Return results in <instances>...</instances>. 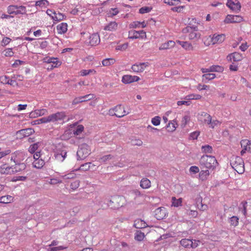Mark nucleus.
I'll return each mask as SVG.
<instances>
[{"label": "nucleus", "instance_id": "1", "mask_svg": "<svg viewBox=\"0 0 251 251\" xmlns=\"http://www.w3.org/2000/svg\"><path fill=\"white\" fill-rule=\"evenodd\" d=\"M200 23L201 22L195 18H189L187 21L188 25L182 29V32L187 34L190 40H199L201 36L198 28Z\"/></svg>", "mask_w": 251, "mask_h": 251}, {"label": "nucleus", "instance_id": "2", "mask_svg": "<svg viewBox=\"0 0 251 251\" xmlns=\"http://www.w3.org/2000/svg\"><path fill=\"white\" fill-rule=\"evenodd\" d=\"M24 158L25 154L23 152H15L12 154L11 160L15 163V165L13 167H9V173H1V174H11L24 170L26 168L25 164L20 163Z\"/></svg>", "mask_w": 251, "mask_h": 251}, {"label": "nucleus", "instance_id": "3", "mask_svg": "<svg viewBox=\"0 0 251 251\" xmlns=\"http://www.w3.org/2000/svg\"><path fill=\"white\" fill-rule=\"evenodd\" d=\"M217 161L214 156L203 155L200 160V166L201 169H214L216 167Z\"/></svg>", "mask_w": 251, "mask_h": 251}, {"label": "nucleus", "instance_id": "4", "mask_svg": "<svg viewBox=\"0 0 251 251\" xmlns=\"http://www.w3.org/2000/svg\"><path fill=\"white\" fill-rule=\"evenodd\" d=\"M225 38L226 35L224 34H214L212 35H209L208 37H205L204 39V44L208 46L210 45L221 43L224 42Z\"/></svg>", "mask_w": 251, "mask_h": 251}, {"label": "nucleus", "instance_id": "5", "mask_svg": "<svg viewBox=\"0 0 251 251\" xmlns=\"http://www.w3.org/2000/svg\"><path fill=\"white\" fill-rule=\"evenodd\" d=\"M230 165L238 174H242L245 172L244 162L239 156L233 157L230 161Z\"/></svg>", "mask_w": 251, "mask_h": 251}, {"label": "nucleus", "instance_id": "6", "mask_svg": "<svg viewBox=\"0 0 251 251\" xmlns=\"http://www.w3.org/2000/svg\"><path fill=\"white\" fill-rule=\"evenodd\" d=\"M54 157L55 160L58 162H62L67 155V149L62 145H58L53 150Z\"/></svg>", "mask_w": 251, "mask_h": 251}, {"label": "nucleus", "instance_id": "7", "mask_svg": "<svg viewBox=\"0 0 251 251\" xmlns=\"http://www.w3.org/2000/svg\"><path fill=\"white\" fill-rule=\"evenodd\" d=\"M129 111H126L124 106L119 104L114 107L110 108L108 113L110 116H115L119 118L123 117L129 113Z\"/></svg>", "mask_w": 251, "mask_h": 251}, {"label": "nucleus", "instance_id": "8", "mask_svg": "<svg viewBox=\"0 0 251 251\" xmlns=\"http://www.w3.org/2000/svg\"><path fill=\"white\" fill-rule=\"evenodd\" d=\"M125 204V198L120 196H116L112 197L108 203L109 206L114 209H118Z\"/></svg>", "mask_w": 251, "mask_h": 251}, {"label": "nucleus", "instance_id": "9", "mask_svg": "<svg viewBox=\"0 0 251 251\" xmlns=\"http://www.w3.org/2000/svg\"><path fill=\"white\" fill-rule=\"evenodd\" d=\"M91 153V150L89 146L86 144H82L77 151V156L79 159H84L87 157Z\"/></svg>", "mask_w": 251, "mask_h": 251}, {"label": "nucleus", "instance_id": "10", "mask_svg": "<svg viewBox=\"0 0 251 251\" xmlns=\"http://www.w3.org/2000/svg\"><path fill=\"white\" fill-rule=\"evenodd\" d=\"M26 7L24 6L9 5L7 7V12L9 14H23L26 13Z\"/></svg>", "mask_w": 251, "mask_h": 251}, {"label": "nucleus", "instance_id": "11", "mask_svg": "<svg viewBox=\"0 0 251 251\" xmlns=\"http://www.w3.org/2000/svg\"><path fill=\"white\" fill-rule=\"evenodd\" d=\"M226 6L231 11L239 12L241 9V4L238 0H227Z\"/></svg>", "mask_w": 251, "mask_h": 251}, {"label": "nucleus", "instance_id": "12", "mask_svg": "<svg viewBox=\"0 0 251 251\" xmlns=\"http://www.w3.org/2000/svg\"><path fill=\"white\" fill-rule=\"evenodd\" d=\"M128 38L131 39H146L147 38V34L146 32L143 30H131L129 31L128 33Z\"/></svg>", "mask_w": 251, "mask_h": 251}, {"label": "nucleus", "instance_id": "13", "mask_svg": "<svg viewBox=\"0 0 251 251\" xmlns=\"http://www.w3.org/2000/svg\"><path fill=\"white\" fill-rule=\"evenodd\" d=\"M244 21L241 15H227L224 21L225 24L240 23Z\"/></svg>", "mask_w": 251, "mask_h": 251}, {"label": "nucleus", "instance_id": "14", "mask_svg": "<svg viewBox=\"0 0 251 251\" xmlns=\"http://www.w3.org/2000/svg\"><path fill=\"white\" fill-rule=\"evenodd\" d=\"M95 96L93 94L86 95L84 96L76 97L72 101L73 105H76L79 103L87 101L95 98Z\"/></svg>", "mask_w": 251, "mask_h": 251}, {"label": "nucleus", "instance_id": "15", "mask_svg": "<svg viewBox=\"0 0 251 251\" xmlns=\"http://www.w3.org/2000/svg\"><path fill=\"white\" fill-rule=\"evenodd\" d=\"M50 122H55L58 121L63 120L66 117L65 112H58L49 115Z\"/></svg>", "mask_w": 251, "mask_h": 251}, {"label": "nucleus", "instance_id": "16", "mask_svg": "<svg viewBox=\"0 0 251 251\" xmlns=\"http://www.w3.org/2000/svg\"><path fill=\"white\" fill-rule=\"evenodd\" d=\"M148 66L149 63L148 62L136 63L131 66V69L135 73H141L143 72Z\"/></svg>", "mask_w": 251, "mask_h": 251}, {"label": "nucleus", "instance_id": "17", "mask_svg": "<svg viewBox=\"0 0 251 251\" xmlns=\"http://www.w3.org/2000/svg\"><path fill=\"white\" fill-rule=\"evenodd\" d=\"M140 79V77L138 76L126 75L123 76L122 81L124 84H129L134 82H137Z\"/></svg>", "mask_w": 251, "mask_h": 251}, {"label": "nucleus", "instance_id": "18", "mask_svg": "<svg viewBox=\"0 0 251 251\" xmlns=\"http://www.w3.org/2000/svg\"><path fill=\"white\" fill-rule=\"evenodd\" d=\"M241 145L243 148L241 151V155H243L246 151L251 152V141L247 139H244L241 141Z\"/></svg>", "mask_w": 251, "mask_h": 251}, {"label": "nucleus", "instance_id": "19", "mask_svg": "<svg viewBox=\"0 0 251 251\" xmlns=\"http://www.w3.org/2000/svg\"><path fill=\"white\" fill-rule=\"evenodd\" d=\"M167 215V210L164 207H159L154 211V216L157 220L164 219Z\"/></svg>", "mask_w": 251, "mask_h": 251}, {"label": "nucleus", "instance_id": "20", "mask_svg": "<svg viewBox=\"0 0 251 251\" xmlns=\"http://www.w3.org/2000/svg\"><path fill=\"white\" fill-rule=\"evenodd\" d=\"M243 58V55L237 52H234L228 55L226 57V59L228 61H234L237 62L241 61Z\"/></svg>", "mask_w": 251, "mask_h": 251}, {"label": "nucleus", "instance_id": "21", "mask_svg": "<svg viewBox=\"0 0 251 251\" xmlns=\"http://www.w3.org/2000/svg\"><path fill=\"white\" fill-rule=\"evenodd\" d=\"M198 120L201 122L210 125L212 117L207 113L202 112L199 114Z\"/></svg>", "mask_w": 251, "mask_h": 251}, {"label": "nucleus", "instance_id": "22", "mask_svg": "<svg viewBox=\"0 0 251 251\" xmlns=\"http://www.w3.org/2000/svg\"><path fill=\"white\" fill-rule=\"evenodd\" d=\"M34 132V131L32 128H28L18 131L17 134L20 138H22L30 135Z\"/></svg>", "mask_w": 251, "mask_h": 251}, {"label": "nucleus", "instance_id": "23", "mask_svg": "<svg viewBox=\"0 0 251 251\" xmlns=\"http://www.w3.org/2000/svg\"><path fill=\"white\" fill-rule=\"evenodd\" d=\"M89 44L92 46L98 45L100 43V37L98 33H94L89 36Z\"/></svg>", "mask_w": 251, "mask_h": 251}, {"label": "nucleus", "instance_id": "24", "mask_svg": "<svg viewBox=\"0 0 251 251\" xmlns=\"http://www.w3.org/2000/svg\"><path fill=\"white\" fill-rule=\"evenodd\" d=\"M176 43L180 45L183 49L186 50H193L194 47L192 44L187 41H181L180 40H176Z\"/></svg>", "mask_w": 251, "mask_h": 251}, {"label": "nucleus", "instance_id": "25", "mask_svg": "<svg viewBox=\"0 0 251 251\" xmlns=\"http://www.w3.org/2000/svg\"><path fill=\"white\" fill-rule=\"evenodd\" d=\"M176 42L170 40L167 42L162 43L159 48V50H168L175 47Z\"/></svg>", "mask_w": 251, "mask_h": 251}, {"label": "nucleus", "instance_id": "26", "mask_svg": "<svg viewBox=\"0 0 251 251\" xmlns=\"http://www.w3.org/2000/svg\"><path fill=\"white\" fill-rule=\"evenodd\" d=\"M56 29L58 34H64L68 30V25L66 23H61L57 25Z\"/></svg>", "mask_w": 251, "mask_h": 251}, {"label": "nucleus", "instance_id": "27", "mask_svg": "<svg viewBox=\"0 0 251 251\" xmlns=\"http://www.w3.org/2000/svg\"><path fill=\"white\" fill-rule=\"evenodd\" d=\"M118 27V24L116 22H111L106 25L104 27V30L108 31H115Z\"/></svg>", "mask_w": 251, "mask_h": 251}, {"label": "nucleus", "instance_id": "28", "mask_svg": "<svg viewBox=\"0 0 251 251\" xmlns=\"http://www.w3.org/2000/svg\"><path fill=\"white\" fill-rule=\"evenodd\" d=\"M147 26V24L145 21H143L142 22H140L139 21H134L131 23L129 27L130 28H145Z\"/></svg>", "mask_w": 251, "mask_h": 251}, {"label": "nucleus", "instance_id": "29", "mask_svg": "<svg viewBox=\"0 0 251 251\" xmlns=\"http://www.w3.org/2000/svg\"><path fill=\"white\" fill-rule=\"evenodd\" d=\"M177 124L176 120L169 121L166 126V129L168 132L174 131L177 127Z\"/></svg>", "mask_w": 251, "mask_h": 251}, {"label": "nucleus", "instance_id": "30", "mask_svg": "<svg viewBox=\"0 0 251 251\" xmlns=\"http://www.w3.org/2000/svg\"><path fill=\"white\" fill-rule=\"evenodd\" d=\"M140 186L143 189H149L151 186V182L147 178H143L140 181Z\"/></svg>", "mask_w": 251, "mask_h": 251}, {"label": "nucleus", "instance_id": "31", "mask_svg": "<svg viewBox=\"0 0 251 251\" xmlns=\"http://www.w3.org/2000/svg\"><path fill=\"white\" fill-rule=\"evenodd\" d=\"M134 226L136 228H143L147 226V224L143 220L138 219L134 221Z\"/></svg>", "mask_w": 251, "mask_h": 251}, {"label": "nucleus", "instance_id": "32", "mask_svg": "<svg viewBox=\"0 0 251 251\" xmlns=\"http://www.w3.org/2000/svg\"><path fill=\"white\" fill-rule=\"evenodd\" d=\"M14 201V197L10 195L3 196L0 197V203H9L13 202Z\"/></svg>", "mask_w": 251, "mask_h": 251}, {"label": "nucleus", "instance_id": "33", "mask_svg": "<svg viewBox=\"0 0 251 251\" xmlns=\"http://www.w3.org/2000/svg\"><path fill=\"white\" fill-rule=\"evenodd\" d=\"M209 175L210 173L208 169L205 170L201 169L199 174V178L202 181L206 180L208 178Z\"/></svg>", "mask_w": 251, "mask_h": 251}, {"label": "nucleus", "instance_id": "34", "mask_svg": "<svg viewBox=\"0 0 251 251\" xmlns=\"http://www.w3.org/2000/svg\"><path fill=\"white\" fill-rule=\"evenodd\" d=\"M33 166L37 169H41L45 165V161L43 159H39L34 160L32 163Z\"/></svg>", "mask_w": 251, "mask_h": 251}, {"label": "nucleus", "instance_id": "35", "mask_svg": "<svg viewBox=\"0 0 251 251\" xmlns=\"http://www.w3.org/2000/svg\"><path fill=\"white\" fill-rule=\"evenodd\" d=\"M72 134L71 129L66 130L64 133L60 136V139L62 140H67L72 137Z\"/></svg>", "mask_w": 251, "mask_h": 251}, {"label": "nucleus", "instance_id": "36", "mask_svg": "<svg viewBox=\"0 0 251 251\" xmlns=\"http://www.w3.org/2000/svg\"><path fill=\"white\" fill-rule=\"evenodd\" d=\"M116 60L113 58H106L101 62L103 66H109L114 64Z\"/></svg>", "mask_w": 251, "mask_h": 251}, {"label": "nucleus", "instance_id": "37", "mask_svg": "<svg viewBox=\"0 0 251 251\" xmlns=\"http://www.w3.org/2000/svg\"><path fill=\"white\" fill-rule=\"evenodd\" d=\"M48 114V110L46 109H36L34 112L31 113V115H36V116H42Z\"/></svg>", "mask_w": 251, "mask_h": 251}, {"label": "nucleus", "instance_id": "38", "mask_svg": "<svg viewBox=\"0 0 251 251\" xmlns=\"http://www.w3.org/2000/svg\"><path fill=\"white\" fill-rule=\"evenodd\" d=\"M182 202V198H179L177 199L175 197H173L172 198V206H173L174 207H178L181 205Z\"/></svg>", "mask_w": 251, "mask_h": 251}, {"label": "nucleus", "instance_id": "39", "mask_svg": "<svg viewBox=\"0 0 251 251\" xmlns=\"http://www.w3.org/2000/svg\"><path fill=\"white\" fill-rule=\"evenodd\" d=\"M201 96L199 94H191L186 96L184 99L186 100H198L201 98Z\"/></svg>", "mask_w": 251, "mask_h": 251}, {"label": "nucleus", "instance_id": "40", "mask_svg": "<svg viewBox=\"0 0 251 251\" xmlns=\"http://www.w3.org/2000/svg\"><path fill=\"white\" fill-rule=\"evenodd\" d=\"M61 62L59 61L57 58H55V60H52L51 65L48 67V69L52 70L55 68H57L61 66Z\"/></svg>", "mask_w": 251, "mask_h": 251}, {"label": "nucleus", "instance_id": "41", "mask_svg": "<svg viewBox=\"0 0 251 251\" xmlns=\"http://www.w3.org/2000/svg\"><path fill=\"white\" fill-rule=\"evenodd\" d=\"M92 166H95V165L90 162L86 163L81 165L80 166L79 168L78 169H76V170L86 171L88 170Z\"/></svg>", "mask_w": 251, "mask_h": 251}, {"label": "nucleus", "instance_id": "42", "mask_svg": "<svg viewBox=\"0 0 251 251\" xmlns=\"http://www.w3.org/2000/svg\"><path fill=\"white\" fill-rule=\"evenodd\" d=\"M65 16L60 13V12H55V15L52 17V20L55 21L56 22H59L65 19Z\"/></svg>", "mask_w": 251, "mask_h": 251}, {"label": "nucleus", "instance_id": "43", "mask_svg": "<svg viewBox=\"0 0 251 251\" xmlns=\"http://www.w3.org/2000/svg\"><path fill=\"white\" fill-rule=\"evenodd\" d=\"M145 237V234L140 231H137L135 233L134 238L138 241L143 240Z\"/></svg>", "mask_w": 251, "mask_h": 251}, {"label": "nucleus", "instance_id": "44", "mask_svg": "<svg viewBox=\"0 0 251 251\" xmlns=\"http://www.w3.org/2000/svg\"><path fill=\"white\" fill-rule=\"evenodd\" d=\"M190 243H192V240L189 239H182L180 241V245L185 248H190Z\"/></svg>", "mask_w": 251, "mask_h": 251}, {"label": "nucleus", "instance_id": "45", "mask_svg": "<svg viewBox=\"0 0 251 251\" xmlns=\"http://www.w3.org/2000/svg\"><path fill=\"white\" fill-rule=\"evenodd\" d=\"M201 151L205 153H212L213 148L211 146L206 145L201 147Z\"/></svg>", "mask_w": 251, "mask_h": 251}, {"label": "nucleus", "instance_id": "46", "mask_svg": "<svg viewBox=\"0 0 251 251\" xmlns=\"http://www.w3.org/2000/svg\"><path fill=\"white\" fill-rule=\"evenodd\" d=\"M119 13V11L117 8H111L107 14L109 17H113L117 15Z\"/></svg>", "mask_w": 251, "mask_h": 251}, {"label": "nucleus", "instance_id": "47", "mask_svg": "<svg viewBox=\"0 0 251 251\" xmlns=\"http://www.w3.org/2000/svg\"><path fill=\"white\" fill-rule=\"evenodd\" d=\"M216 77V75L214 74H205L202 75V80L204 81L205 80H212Z\"/></svg>", "mask_w": 251, "mask_h": 251}, {"label": "nucleus", "instance_id": "48", "mask_svg": "<svg viewBox=\"0 0 251 251\" xmlns=\"http://www.w3.org/2000/svg\"><path fill=\"white\" fill-rule=\"evenodd\" d=\"M84 130V126L82 125H79L77 126L76 129L74 130L73 134L75 135H80Z\"/></svg>", "mask_w": 251, "mask_h": 251}, {"label": "nucleus", "instance_id": "49", "mask_svg": "<svg viewBox=\"0 0 251 251\" xmlns=\"http://www.w3.org/2000/svg\"><path fill=\"white\" fill-rule=\"evenodd\" d=\"M164 2L169 5H176L181 2L180 0H164Z\"/></svg>", "mask_w": 251, "mask_h": 251}, {"label": "nucleus", "instance_id": "50", "mask_svg": "<svg viewBox=\"0 0 251 251\" xmlns=\"http://www.w3.org/2000/svg\"><path fill=\"white\" fill-rule=\"evenodd\" d=\"M49 5L47 0H40L36 2L35 5L40 7H46Z\"/></svg>", "mask_w": 251, "mask_h": 251}, {"label": "nucleus", "instance_id": "51", "mask_svg": "<svg viewBox=\"0 0 251 251\" xmlns=\"http://www.w3.org/2000/svg\"><path fill=\"white\" fill-rule=\"evenodd\" d=\"M39 143L38 142V143H34V144L30 145V146L29 147V148L28 149V151L31 153H33L35 152V151L36 150H37V149L39 147Z\"/></svg>", "mask_w": 251, "mask_h": 251}, {"label": "nucleus", "instance_id": "52", "mask_svg": "<svg viewBox=\"0 0 251 251\" xmlns=\"http://www.w3.org/2000/svg\"><path fill=\"white\" fill-rule=\"evenodd\" d=\"M161 118L156 116L151 119V123L155 126H159L160 124Z\"/></svg>", "mask_w": 251, "mask_h": 251}, {"label": "nucleus", "instance_id": "53", "mask_svg": "<svg viewBox=\"0 0 251 251\" xmlns=\"http://www.w3.org/2000/svg\"><path fill=\"white\" fill-rule=\"evenodd\" d=\"M229 222L231 226H237L239 223V218L236 216H232L230 218Z\"/></svg>", "mask_w": 251, "mask_h": 251}, {"label": "nucleus", "instance_id": "54", "mask_svg": "<svg viewBox=\"0 0 251 251\" xmlns=\"http://www.w3.org/2000/svg\"><path fill=\"white\" fill-rule=\"evenodd\" d=\"M4 55L6 57L13 56L14 53L12 50V48H7L4 50L3 51Z\"/></svg>", "mask_w": 251, "mask_h": 251}, {"label": "nucleus", "instance_id": "55", "mask_svg": "<svg viewBox=\"0 0 251 251\" xmlns=\"http://www.w3.org/2000/svg\"><path fill=\"white\" fill-rule=\"evenodd\" d=\"M224 70V68L220 66H212L210 68V71L222 72Z\"/></svg>", "mask_w": 251, "mask_h": 251}, {"label": "nucleus", "instance_id": "56", "mask_svg": "<svg viewBox=\"0 0 251 251\" xmlns=\"http://www.w3.org/2000/svg\"><path fill=\"white\" fill-rule=\"evenodd\" d=\"M190 120V116L189 115H186L182 119L181 125L185 126Z\"/></svg>", "mask_w": 251, "mask_h": 251}, {"label": "nucleus", "instance_id": "57", "mask_svg": "<svg viewBox=\"0 0 251 251\" xmlns=\"http://www.w3.org/2000/svg\"><path fill=\"white\" fill-rule=\"evenodd\" d=\"M75 177L76 174L73 172L61 176V177L64 179H72L75 178Z\"/></svg>", "mask_w": 251, "mask_h": 251}, {"label": "nucleus", "instance_id": "58", "mask_svg": "<svg viewBox=\"0 0 251 251\" xmlns=\"http://www.w3.org/2000/svg\"><path fill=\"white\" fill-rule=\"evenodd\" d=\"M128 47V44L127 43H125L123 44L117 46L116 48V50L124 51L126 50L127 49Z\"/></svg>", "mask_w": 251, "mask_h": 251}, {"label": "nucleus", "instance_id": "59", "mask_svg": "<svg viewBox=\"0 0 251 251\" xmlns=\"http://www.w3.org/2000/svg\"><path fill=\"white\" fill-rule=\"evenodd\" d=\"M0 80L1 82L4 84H11V82L12 80H10L8 77L6 76H2L0 77Z\"/></svg>", "mask_w": 251, "mask_h": 251}, {"label": "nucleus", "instance_id": "60", "mask_svg": "<svg viewBox=\"0 0 251 251\" xmlns=\"http://www.w3.org/2000/svg\"><path fill=\"white\" fill-rule=\"evenodd\" d=\"M9 167L10 166H8L6 164H4L2 165L0 167V173L1 174V173H9ZM11 167H13L12 166Z\"/></svg>", "mask_w": 251, "mask_h": 251}, {"label": "nucleus", "instance_id": "61", "mask_svg": "<svg viewBox=\"0 0 251 251\" xmlns=\"http://www.w3.org/2000/svg\"><path fill=\"white\" fill-rule=\"evenodd\" d=\"M220 124H221V122L220 121H219L217 120H213L212 121L211 119L210 125H209V127L214 128L215 126H220Z\"/></svg>", "mask_w": 251, "mask_h": 251}, {"label": "nucleus", "instance_id": "62", "mask_svg": "<svg viewBox=\"0 0 251 251\" xmlns=\"http://www.w3.org/2000/svg\"><path fill=\"white\" fill-rule=\"evenodd\" d=\"M62 182V181L58 178H53L50 179V181H49V184L51 185H55L57 184H60Z\"/></svg>", "mask_w": 251, "mask_h": 251}, {"label": "nucleus", "instance_id": "63", "mask_svg": "<svg viewBox=\"0 0 251 251\" xmlns=\"http://www.w3.org/2000/svg\"><path fill=\"white\" fill-rule=\"evenodd\" d=\"M67 247H64L63 246H60L56 247L50 248L48 250V251H59L67 249Z\"/></svg>", "mask_w": 251, "mask_h": 251}, {"label": "nucleus", "instance_id": "64", "mask_svg": "<svg viewBox=\"0 0 251 251\" xmlns=\"http://www.w3.org/2000/svg\"><path fill=\"white\" fill-rule=\"evenodd\" d=\"M79 183L80 181L79 180L74 181L71 183V188L74 190L76 189L79 186Z\"/></svg>", "mask_w": 251, "mask_h": 251}]
</instances>
